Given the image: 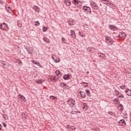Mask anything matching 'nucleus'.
<instances>
[{"mask_svg": "<svg viewBox=\"0 0 131 131\" xmlns=\"http://www.w3.org/2000/svg\"><path fill=\"white\" fill-rule=\"evenodd\" d=\"M67 104L69 107H75L76 105L75 104V100L72 98L69 99L67 102Z\"/></svg>", "mask_w": 131, "mask_h": 131, "instance_id": "f257e3e1", "label": "nucleus"}, {"mask_svg": "<svg viewBox=\"0 0 131 131\" xmlns=\"http://www.w3.org/2000/svg\"><path fill=\"white\" fill-rule=\"evenodd\" d=\"M114 93L117 98H121V99H123L124 98V95L122 94L120 92L118 91L117 90L115 89L114 91Z\"/></svg>", "mask_w": 131, "mask_h": 131, "instance_id": "f03ea898", "label": "nucleus"}, {"mask_svg": "<svg viewBox=\"0 0 131 131\" xmlns=\"http://www.w3.org/2000/svg\"><path fill=\"white\" fill-rule=\"evenodd\" d=\"M0 29H2V30H7L8 29V25L6 23H3L1 24Z\"/></svg>", "mask_w": 131, "mask_h": 131, "instance_id": "7ed1b4c3", "label": "nucleus"}, {"mask_svg": "<svg viewBox=\"0 0 131 131\" xmlns=\"http://www.w3.org/2000/svg\"><path fill=\"white\" fill-rule=\"evenodd\" d=\"M90 5L93 9H95V10H98V9H99V7L97 6L96 3H95L94 1H91Z\"/></svg>", "mask_w": 131, "mask_h": 131, "instance_id": "20e7f679", "label": "nucleus"}, {"mask_svg": "<svg viewBox=\"0 0 131 131\" xmlns=\"http://www.w3.org/2000/svg\"><path fill=\"white\" fill-rule=\"evenodd\" d=\"M26 50L28 52V54H29L30 55L33 54V49L32 48H26Z\"/></svg>", "mask_w": 131, "mask_h": 131, "instance_id": "39448f33", "label": "nucleus"}, {"mask_svg": "<svg viewBox=\"0 0 131 131\" xmlns=\"http://www.w3.org/2000/svg\"><path fill=\"white\" fill-rule=\"evenodd\" d=\"M83 10H84L85 12H86V13H88L89 12L90 14H91V13H92V11L91 10V8H90L89 7L83 6Z\"/></svg>", "mask_w": 131, "mask_h": 131, "instance_id": "423d86ee", "label": "nucleus"}, {"mask_svg": "<svg viewBox=\"0 0 131 131\" xmlns=\"http://www.w3.org/2000/svg\"><path fill=\"white\" fill-rule=\"evenodd\" d=\"M118 36L120 38H125V37H126V34L124 32H120L118 34Z\"/></svg>", "mask_w": 131, "mask_h": 131, "instance_id": "0eeeda50", "label": "nucleus"}, {"mask_svg": "<svg viewBox=\"0 0 131 131\" xmlns=\"http://www.w3.org/2000/svg\"><path fill=\"white\" fill-rule=\"evenodd\" d=\"M1 65L2 66L3 68H4V69H7V68L10 66L8 62H2Z\"/></svg>", "mask_w": 131, "mask_h": 131, "instance_id": "6e6552de", "label": "nucleus"}, {"mask_svg": "<svg viewBox=\"0 0 131 131\" xmlns=\"http://www.w3.org/2000/svg\"><path fill=\"white\" fill-rule=\"evenodd\" d=\"M87 52H90V53H95V52H96V49L93 47H89L87 48Z\"/></svg>", "mask_w": 131, "mask_h": 131, "instance_id": "1a4fd4ad", "label": "nucleus"}, {"mask_svg": "<svg viewBox=\"0 0 131 131\" xmlns=\"http://www.w3.org/2000/svg\"><path fill=\"white\" fill-rule=\"evenodd\" d=\"M18 97L19 99H20L21 102H26V98H25V97H24L23 95L19 94Z\"/></svg>", "mask_w": 131, "mask_h": 131, "instance_id": "9d476101", "label": "nucleus"}, {"mask_svg": "<svg viewBox=\"0 0 131 131\" xmlns=\"http://www.w3.org/2000/svg\"><path fill=\"white\" fill-rule=\"evenodd\" d=\"M124 92L126 94L127 96L130 97V96H131V90H130L127 89H126V91H125Z\"/></svg>", "mask_w": 131, "mask_h": 131, "instance_id": "9b49d317", "label": "nucleus"}, {"mask_svg": "<svg viewBox=\"0 0 131 131\" xmlns=\"http://www.w3.org/2000/svg\"><path fill=\"white\" fill-rule=\"evenodd\" d=\"M119 125L121 126H124L125 125V121H124V119H122L121 120H120L118 122Z\"/></svg>", "mask_w": 131, "mask_h": 131, "instance_id": "f8f14e48", "label": "nucleus"}, {"mask_svg": "<svg viewBox=\"0 0 131 131\" xmlns=\"http://www.w3.org/2000/svg\"><path fill=\"white\" fill-rule=\"evenodd\" d=\"M33 9L35 12H37V13H39V8L37 6H33Z\"/></svg>", "mask_w": 131, "mask_h": 131, "instance_id": "ddd939ff", "label": "nucleus"}, {"mask_svg": "<svg viewBox=\"0 0 131 131\" xmlns=\"http://www.w3.org/2000/svg\"><path fill=\"white\" fill-rule=\"evenodd\" d=\"M70 35L73 37V38H75L76 37V36L75 35V32L73 30H71L70 31Z\"/></svg>", "mask_w": 131, "mask_h": 131, "instance_id": "4468645a", "label": "nucleus"}, {"mask_svg": "<svg viewBox=\"0 0 131 131\" xmlns=\"http://www.w3.org/2000/svg\"><path fill=\"white\" fill-rule=\"evenodd\" d=\"M68 24L70 25V26H72L75 24V23L73 21V20L70 19L68 21Z\"/></svg>", "mask_w": 131, "mask_h": 131, "instance_id": "2eb2a0df", "label": "nucleus"}, {"mask_svg": "<svg viewBox=\"0 0 131 131\" xmlns=\"http://www.w3.org/2000/svg\"><path fill=\"white\" fill-rule=\"evenodd\" d=\"M98 57L100 58V59H102L103 58H105V55L103 53H98Z\"/></svg>", "mask_w": 131, "mask_h": 131, "instance_id": "dca6fc26", "label": "nucleus"}, {"mask_svg": "<svg viewBox=\"0 0 131 131\" xmlns=\"http://www.w3.org/2000/svg\"><path fill=\"white\" fill-rule=\"evenodd\" d=\"M70 77V75L69 74H67V75H64L63 76V79H64V80H68V79H69V77Z\"/></svg>", "mask_w": 131, "mask_h": 131, "instance_id": "f3484780", "label": "nucleus"}, {"mask_svg": "<svg viewBox=\"0 0 131 131\" xmlns=\"http://www.w3.org/2000/svg\"><path fill=\"white\" fill-rule=\"evenodd\" d=\"M80 95L82 98H85V97H86L85 95V92L83 91H80Z\"/></svg>", "mask_w": 131, "mask_h": 131, "instance_id": "a211bd4d", "label": "nucleus"}, {"mask_svg": "<svg viewBox=\"0 0 131 131\" xmlns=\"http://www.w3.org/2000/svg\"><path fill=\"white\" fill-rule=\"evenodd\" d=\"M15 62L16 63H18V65H19V66H22V65H23V63L22 62V61H21V60L19 59H16Z\"/></svg>", "mask_w": 131, "mask_h": 131, "instance_id": "6ab92c4d", "label": "nucleus"}, {"mask_svg": "<svg viewBox=\"0 0 131 131\" xmlns=\"http://www.w3.org/2000/svg\"><path fill=\"white\" fill-rule=\"evenodd\" d=\"M82 109L85 110V111H86V110L89 109V107L88 106V105H86V103H83Z\"/></svg>", "mask_w": 131, "mask_h": 131, "instance_id": "aec40b11", "label": "nucleus"}, {"mask_svg": "<svg viewBox=\"0 0 131 131\" xmlns=\"http://www.w3.org/2000/svg\"><path fill=\"white\" fill-rule=\"evenodd\" d=\"M64 4H65L68 6H71V2L70 1V0H69L68 1H64Z\"/></svg>", "mask_w": 131, "mask_h": 131, "instance_id": "412c9836", "label": "nucleus"}, {"mask_svg": "<svg viewBox=\"0 0 131 131\" xmlns=\"http://www.w3.org/2000/svg\"><path fill=\"white\" fill-rule=\"evenodd\" d=\"M55 74H56V76L58 75H59V76H62V74L61 73V72L60 71L57 70L55 72Z\"/></svg>", "mask_w": 131, "mask_h": 131, "instance_id": "4be33fe9", "label": "nucleus"}, {"mask_svg": "<svg viewBox=\"0 0 131 131\" xmlns=\"http://www.w3.org/2000/svg\"><path fill=\"white\" fill-rule=\"evenodd\" d=\"M44 41L45 42H47V43H50V39H49L48 38H47L46 37H45L43 38Z\"/></svg>", "mask_w": 131, "mask_h": 131, "instance_id": "5701e85b", "label": "nucleus"}, {"mask_svg": "<svg viewBox=\"0 0 131 131\" xmlns=\"http://www.w3.org/2000/svg\"><path fill=\"white\" fill-rule=\"evenodd\" d=\"M67 126H68V129H72L73 130H74V129H75V127H74L73 126L68 125Z\"/></svg>", "mask_w": 131, "mask_h": 131, "instance_id": "b1692460", "label": "nucleus"}, {"mask_svg": "<svg viewBox=\"0 0 131 131\" xmlns=\"http://www.w3.org/2000/svg\"><path fill=\"white\" fill-rule=\"evenodd\" d=\"M108 28H110L111 30H114L115 29V27L113 26L112 25H109Z\"/></svg>", "mask_w": 131, "mask_h": 131, "instance_id": "393cba45", "label": "nucleus"}, {"mask_svg": "<svg viewBox=\"0 0 131 131\" xmlns=\"http://www.w3.org/2000/svg\"><path fill=\"white\" fill-rule=\"evenodd\" d=\"M32 63L33 64H35V65H38V66H39V62H37L36 60H32Z\"/></svg>", "mask_w": 131, "mask_h": 131, "instance_id": "a878e982", "label": "nucleus"}, {"mask_svg": "<svg viewBox=\"0 0 131 131\" xmlns=\"http://www.w3.org/2000/svg\"><path fill=\"white\" fill-rule=\"evenodd\" d=\"M118 108L120 110H123V105L120 103L119 105H118Z\"/></svg>", "mask_w": 131, "mask_h": 131, "instance_id": "bb28decb", "label": "nucleus"}, {"mask_svg": "<svg viewBox=\"0 0 131 131\" xmlns=\"http://www.w3.org/2000/svg\"><path fill=\"white\" fill-rule=\"evenodd\" d=\"M51 79L52 81H53V82H55L56 80H57V78L56 77V76H54V77H52L51 78Z\"/></svg>", "mask_w": 131, "mask_h": 131, "instance_id": "cd10ccee", "label": "nucleus"}, {"mask_svg": "<svg viewBox=\"0 0 131 131\" xmlns=\"http://www.w3.org/2000/svg\"><path fill=\"white\" fill-rule=\"evenodd\" d=\"M48 30V27L42 26V31L43 32H46Z\"/></svg>", "mask_w": 131, "mask_h": 131, "instance_id": "c85d7f7f", "label": "nucleus"}, {"mask_svg": "<svg viewBox=\"0 0 131 131\" xmlns=\"http://www.w3.org/2000/svg\"><path fill=\"white\" fill-rule=\"evenodd\" d=\"M36 82L38 84H41V83H42V80H41V79H38L36 80Z\"/></svg>", "mask_w": 131, "mask_h": 131, "instance_id": "c756f323", "label": "nucleus"}, {"mask_svg": "<svg viewBox=\"0 0 131 131\" xmlns=\"http://www.w3.org/2000/svg\"><path fill=\"white\" fill-rule=\"evenodd\" d=\"M85 92L87 94V96H89V97H91V93L90 92V90H86Z\"/></svg>", "mask_w": 131, "mask_h": 131, "instance_id": "7c9ffc66", "label": "nucleus"}, {"mask_svg": "<svg viewBox=\"0 0 131 131\" xmlns=\"http://www.w3.org/2000/svg\"><path fill=\"white\" fill-rule=\"evenodd\" d=\"M77 113H80V112L77 110L76 111H72V114H77Z\"/></svg>", "mask_w": 131, "mask_h": 131, "instance_id": "2f4dec72", "label": "nucleus"}, {"mask_svg": "<svg viewBox=\"0 0 131 131\" xmlns=\"http://www.w3.org/2000/svg\"><path fill=\"white\" fill-rule=\"evenodd\" d=\"M105 40H106V41H108V42H110V41H111V40L110 39V37H109V36L105 37Z\"/></svg>", "mask_w": 131, "mask_h": 131, "instance_id": "473e14b6", "label": "nucleus"}, {"mask_svg": "<svg viewBox=\"0 0 131 131\" xmlns=\"http://www.w3.org/2000/svg\"><path fill=\"white\" fill-rule=\"evenodd\" d=\"M8 9H7V8H6V10H7L8 13H11V12H12V9H11V7H8Z\"/></svg>", "mask_w": 131, "mask_h": 131, "instance_id": "72a5a7b5", "label": "nucleus"}, {"mask_svg": "<svg viewBox=\"0 0 131 131\" xmlns=\"http://www.w3.org/2000/svg\"><path fill=\"white\" fill-rule=\"evenodd\" d=\"M125 87H126L125 84H123L120 86V88L121 90H124V89H125Z\"/></svg>", "mask_w": 131, "mask_h": 131, "instance_id": "f704fd0d", "label": "nucleus"}, {"mask_svg": "<svg viewBox=\"0 0 131 131\" xmlns=\"http://www.w3.org/2000/svg\"><path fill=\"white\" fill-rule=\"evenodd\" d=\"M114 104H118V99L115 98L114 100Z\"/></svg>", "mask_w": 131, "mask_h": 131, "instance_id": "c9c22d12", "label": "nucleus"}, {"mask_svg": "<svg viewBox=\"0 0 131 131\" xmlns=\"http://www.w3.org/2000/svg\"><path fill=\"white\" fill-rule=\"evenodd\" d=\"M54 62H55V63H59V62H60V58H57V59H54Z\"/></svg>", "mask_w": 131, "mask_h": 131, "instance_id": "e433bc0d", "label": "nucleus"}, {"mask_svg": "<svg viewBox=\"0 0 131 131\" xmlns=\"http://www.w3.org/2000/svg\"><path fill=\"white\" fill-rule=\"evenodd\" d=\"M35 23H37L35 24V26H39V25H40L39 21H35Z\"/></svg>", "mask_w": 131, "mask_h": 131, "instance_id": "4c0bfd02", "label": "nucleus"}, {"mask_svg": "<svg viewBox=\"0 0 131 131\" xmlns=\"http://www.w3.org/2000/svg\"><path fill=\"white\" fill-rule=\"evenodd\" d=\"M61 40L63 41V42H64V43H66V42H65V38H64V37L61 38Z\"/></svg>", "mask_w": 131, "mask_h": 131, "instance_id": "58836bf2", "label": "nucleus"}, {"mask_svg": "<svg viewBox=\"0 0 131 131\" xmlns=\"http://www.w3.org/2000/svg\"><path fill=\"white\" fill-rule=\"evenodd\" d=\"M60 85H61V86H63V85H64V86H66L67 85H66V83H61Z\"/></svg>", "mask_w": 131, "mask_h": 131, "instance_id": "ea45409f", "label": "nucleus"}, {"mask_svg": "<svg viewBox=\"0 0 131 131\" xmlns=\"http://www.w3.org/2000/svg\"><path fill=\"white\" fill-rule=\"evenodd\" d=\"M50 98L51 100H55V97L54 96H50Z\"/></svg>", "mask_w": 131, "mask_h": 131, "instance_id": "a19ab883", "label": "nucleus"}, {"mask_svg": "<svg viewBox=\"0 0 131 131\" xmlns=\"http://www.w3.org/2000/svg\"><path fill=\"white\" fill-rule=\"evenodd\" d=\"M74 2H73V3L74 4V5H76V4H78V3L77 2H76V0H74Z\"/></svg>", "mask_w": 131, "mask_h": 131, "instance_id": "79ce46f5", "label": "nucleus"}, {"mask_svg": "<svg viewBox=\"0 0 131 131\" xmlns=\"http://www.w3.org/2000/svg\"><path fill=\"white\" fill-rule=\"evenodd\" d=\"M6 117H8V115H3V118L6 119Z\"/></svg>", "mask_w": 131, "mask_h": 131, "instance_id": "37998d69", "label": "nucleus"}, {"mask_svg": "<svg viewBox=\"0 0 131 131\" xmlns=\"http://www.w3.org/2000/svg\"><path fill=\"white\" fill-rule=\"evenodd\" d=\"M108 113L110 115H113V112H109Z\"/></svg>", "mask_w": 131, "mask_h": 131, "instance_id": "c03bdc74", "label": "nucleus"}, {"mask_svg": "<svg viewBox=\"0 0 131 131\" xmlns=\"http://www.w3.org/2000/svg\"><path fill=\"white\" fill-rule=\"evenodd\" d=\"M79 35H80V36H81V37H83V36H84V35L81 34L80 33V32H79Z\"/></svg>", "mask_w": 131, "mask_h": 131, "instance_id": "a18cd8bd", "label": "nucleus"}, {"mask_svg": "<svg viewBox=\"0 0 131 131\" xmlns=\"http://www.w3.org/2000/svg\"><path fill=\"white\" fill-rule=\"evenodd\" d=\"M2 124L3 125V126H4V127H7V125L6 124V123H3Z\"/></svg>", "mask_w": 131, "mask_h": 131, "instance_id": "49530a36", "label": "nucleus"}, {"mask_svg": "<svg viewBox=\"0 0 131 131\" xmlns=\"http://www.w3.org/2000/svg\"><path fill=\"white\" fill-rule=\"evenodd\" d=\"M2 127H3V126L2 125V124H0V130H2Z\"/></svg>", "mask_w": 131, "mask_h": 131, "instance_id": "de8ad7c7", "label": "nucleus"}, {"mask_svg": "<svg viewBox=\"0 0 131 131\" xmlns=\"http://www.w3.org/2000/svg\"><path fill=\"white\" fill-rule=\"evenodd\" d=\"M82 83H84L85 84H89V83L83 82Z\"/></svg>", "mask_w": 131, "mask_h": 131, "instance_id": "09e8293b", "label": "nucleus"}, {"mask_svg": "<svg viewBox=\"0 0 131 131\" xmlns=\"http://www.w3.org/2000/svg\"><path fill=\"white\" fill-rule=\"evenodd\" d=\"M86 86H88V84H86V85H85L84 86V88H86Z\"/></svg>", "mask_w": 131, "mask_h": 131, "instance_id": "8fccbe9b", "label": "nucleus"}, {"mask_svg": "<svg viewBox=\"0 0 131 131\" xmlns=\"http://www.w3.org/2000/svg\"><path fill=\"white\" fill-rule=\"evenodd\" d=\"M52 59H53V61H54V60H55V58H54V57H53V56H52Z\"/></svg>", "mask_w": 131, "mask_h": 131, "instance_id": "3c124183", "label": "nucleus"}, {"mask_svg": "<svg viewBox=\"0 0 131 131\" xmlns=\"http://www.w3.org/2000/svg\"><path fill=\"white\" fill-rule=\"evenodd\" d=\"M104 1V2H108L109 0H103Z\"/></svg>", "mask_w": 131, "mask_h": 131, "instance_id": "603ef678", "label": "nucleus"}, {"mask_svg": "<svg viewBox=\"0 0 131 131\" xmlns=\"http://www.w3.org/2000/svg\"><path fill=\"white\" fill-rule=\"evenodd\" d=\"M86 73H87V74H89V73H90V72L88 71V72H86Z\"/></svg>", "mask_w": 131, "mask_h": 131, "instance_id": "864d4df0", "label": "nucleus"}]
</instances>
